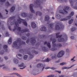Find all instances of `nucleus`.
Masks as SVG:
<instances>
[{
	"instance_id": "53",
	"label": "nucleus",
	"mask_w": 77,
	"mask_h": 77,
	"mask_svg": "<svg viewBox=\"0 0 77 77\" xmlns=\"http://www.w3.org/2000/svg\"><path fill=\"white\" fill-rule=\"evenodd\" d=\"M6 0H0V2L1 3H3V2H5Z\"/></svg>"
},
{
	"instance_id": "4",
	"label": "nucleus",
	"mask_w": 77,
	"mask_h": 77,
	"mask_svg": "<svg viewBox=\"0 0 77 77\" xmlns=\"http://www.w3.org/2000/svg\"><path fill=\"white\" fill-rule=\"evenodd\" d=\"M15 16H13L12 17H11L8 19V22L7 23V25H8L9 29V30H11V31H12V29L11 28V26H9V24L8 23H9V22H10V23H12L13 22H12V20L15 19Z\"/></svg>"
},
{
	"instance_id": "12",
	"label": "nucleus",
	"mask_w": 77,
	"mask_h": 77,
	"mask_svg": "<svg viewBox=\"0 0 77 77\" xmlns=\"http://www.w3.org/2000/svg\"><path fill=\"white\" fill-rule=\"evenodd\" d=\"M63 10H63H60V13L61 14H62L63 15H65V14H68V11H67L65 9H63Z\"/></svg>"
},
{
	"instance_id": "25",
	"label": "nucleus",
	"mask_w": 77,
	"mask_h": 77,
	"mask_svg": "<svg viewBox=\"0 0 77 77\" xmlns=\"http://www.w3.org/2000/svg\"><path fill=\"white\" fill-rule=\"evenodd\" d=\"M69 2L70 3L71 6L72 8H75V7L73 6V4H72V3L73 2V1L72 0H69Z\"/></svg>"
},
{
	"instance_id": "24",
	"label": "nucleus",
	"mask_w": 77,
	"mask_h": 77,
	"mask_svg": "<svg viewBox=\"0 0 77 77\" xmlns=\"http://www.w3.org/2000/svg\"><path fill=\"white\" fill-rule=\"evenodd\" d=\"M15 7L13 6L11 8L10 11L11 12H14L15 10Z\"/></svg>"
},
{
	"instance_id": "14",
	"label": "nucleus",
	"mask_w": 77,
	"mask_h": 77,
	"mask_svg": "<svg viewBox=\"0 0 77 77\" xmlns=\"http://www.w3.org/2000/svg\"><path fill=\"white\" fill-rule=\"evenodd\" d=\"M30 39L31 40L30 42L31 44H35L36 42V39L35 37H32L30 38Z\"/></svg>"
},
{
	"instance_id": "26",
	"label": "nucleus",
	"mask_w": 77,
	"mask_h": 77,
	"mask_svg": "<svg viewBox=\"0 0 77 77\" xmlns=\"http://www.w3.org/2000/svg\"><path fill=\"white\" fill-rule=\"evenodd\" d=\"M54 26V24H50L49 25V27L51 29H53Z\"/></svg>"
},
{
	"instance_id": "39",
	"label": "nucleus",
	"mask_w": 77,
	"mask_h": 77,
	"mask_svg": "<svg viewBox=\"0 0 77 77\" xmlns=\"http://www.w3.org/2000/svg\"><path fill=\"white\" fill-rule=\"evenodd\" d=\"M47 46L49 48H51V45H50V43H48L47 44Z\"/></svg>"
},
{
	"instance_id": "23",
	"label": "nucleus",
	"mask_w": 77,
	"mask_h": 77,
	"mask_svg": "<svg viewBox=\"0 0 77 77\" xmlns=\"http://www.w3.org/2000/svg\"><path fill=\"white\" fill-rule=\"evenodd\" d=\"M42 50L44 51H47L48 50V49L47 48H45V47H43L42 48Z\"/></svg>"
},
{
	"instance_id": "1",
	"label": "nucleus",
	"mask_w": 77,
	"mask_h": 77,
	"mask_svg": "<svg viewBox=\"0 0 77 77\" xmlns=\"http://www.w3.org/2000/svg\"><path fill=\"white\" fill-rule=\"evenodd\" d=\"M13 45H12L13 48L17 47V49H20L21 48V45H26L25 42L21 41V40L19 38H18L17 39V41H14L13 43Z\"/></svg>"
},
{
	"instance_id": "19",
	"label": "nucleus",
	"mask_w": 77,
	"mask_h": 77,
	"mask_svg": "<svg viewBox=\"0 0 77 77\" xmlns=\"http://www.w3.org/2000/svg\"><path fill=\"white\" fill-rule=\"evenodd\" d=\"M42 14V13L41 11H37L36 13V16H38V15H39V16H41Z\"/></svg>"
},
{
	"instance_id": "60",
	"label": "nucleus",
	"mask_w": 77,
	"mask_h": 77,
	"mask_svg": "<svg viewBox=\"0 0 77 77\" xmlns=\"http://www.w3.org/2000/svg\"><path fill=\"white\" fill-rule=\"evenodd\" d=\"M71 39H74V37L73 36H72L71 37Z\"/></svg>"
},
{
	"instance_id": "17",
	"label": "nucleus",
	"mask_w": 77,
	"mask_h": 77,
	"mask_svg": "<svg viewBox=\"0 0 77 77\" xmlns=\"http://www.w3.org/2000/svg\"><path fill=\"white\" fill-rule=\"evenodd\" d=\"M31 26L33 29H35L36 27V24L35 22H33L31 23Z\"/></svg>"
},
{
	"instance_id": "48",
	"label": "nucleus",
	"mask_w": 77,
	"mask_h": 77,
	"mask_svg": "<svg viewBox=\"0 0 77 77\" xmlns=\"http://www.w3.org/2000/svg\"><path fill=\"white\" fill-rule=\"evenodd\" d=\"M40 44V42H38L35 45V46H38V47Z\"/></svg>"
},
{
	"instance_id": "2",
	"label": "nucleus",
	"mask_w": 77,
	"mask_h": 77,
	"mask_svg": "<svg viewBox=\"0 0 77 77\" xmlns=\"http://www.w3.org/2000/svg\"><path fill=\"white\" fill-rule=\"evenodd\" d=\"M30 48H27V49H21L20 50V52L21 53H23V52H26L27 54L29 55V58L30 59H32L33 57H34V54H31V52H30Z\"/></svg>"
},
{
	"instance_id": "64",
	"label": "nucleus",
	"mask_w": 77,
	"mask_h": 77,
	"mask_svg": "<svg viewBox=\"0 0 77 77\" xmlns=\"http://www.w3.org/2000/svg\"><path fill=\"white\" fill-rule=\"evenodd\" d=\"M56 44H53V47H56Z\"/></svg>"
},
{
	"instance_id": "63",
	"label": "nucleus",
	"mask_w": 77,
	"mask_h": 77,
	"mask_svg": "<svg viewBox=\"0 0 77 77\" xmlns=\"http://www.w3.org/2000/svg\"><path fill=\"white\" fill-rule=\"evenodd\" d=\"M3 60L1 59V57H0V62H2Z\"/></svg>"
},
{
	"instance_id": "18",
	"label": "nucleus",
	"mask_w": 77,
	"mask_h": 77,
	"mask_svg": "<svg viewBox=\"0 0 77 77\" xmlns=\"http://www.w3.org/2000/svg\"><path fill=\"white\" fill-rule=\"evenodd\" d=\"M41 31H43L44 32H46L47 31V28L45 26H43L40 28Z\"/></svg>"
},
{
	"instance_id": "32",
	"label": "nucleus",
	"mask_w": 77,
	"mask_h": 77,
	"mask_svg": "<svg viewBox=\"0 0 77 77\" xmlns=\"http://www.w3.org/2000/svg\"><path fill=\"white\" fill-rule=\"evenodd\" d=\"M62 45L60 43L56 45L57 47L58 48H60V47H62Z\"/></svg>"
},
{
	"instance_id": "36",
	"label": "nucleus",
	"mask_w": 77,
	"mask_h": 77,
	"mask_svg": "<svg viewBox=\"0 0 77 77\" xmlns=\"http://www.w3.org/2000/svg\"><path fill=\"white\" fill-rule=\"evenodd\" d=\"M5 5L8 7V6H11V4L9 3V2H7L5 4Z\"/></svg>"
},
{
	"instance_id": "59",
	"label": "nucleus",
	"mask_w": 77,
	"mask_h": 77,
	"mask_svg": "<svg viewBox=\"0 0 77 77\" xmlns=\"http://www.w3.org/2000/svg\"><path fill=\"white\" fill-rule=\"evenodd\" d=\"M4 58L5 60H7V59H8V57L7 56L5 57Z\"/></svg>"
},
{
	"instance_id": "33",
	"label": "nucleus",
	"mask_w": 77,
	"mask_h": 77,
	"mask_svg": "<svg viewBox=\"0 0 77 77\" xmlns=\"http://www.w3.org/2000/svg\"><path fill=\"white\" fill-rule=\"evenodd\" d=\"M32 53H35V54H38V52L35 51V50L34 49H33L32 51Z\"/></svg>"
},
{
	"instance_id": "8",
	"label": "nucleus",
	"mask_w": 77,
	"mask_h": 77,
	"mask_svg": "<svg viewBox=\"0 0 77 77\" xmlns=\"http://www.w3.org/2000/svg\"><path fill=\"white\" fill-rule=\"evenodd\" d=\"M45 64H43L42 63H39L37 64V67L38 68L43 67V68L42 69V71H43V70H44V69L45 68Z\"/></svg>"
},
{
	"instance_id": "57",
	"label": "nucleus",
	"mask_w": 77,
	"mask_h": 77,
	"mask_svg": "<svg viewBox=\"0 0 77 77\" xmlns=\"http://www.w3.org/2000/svg\"><path fill=\"white\" fill-rule=\"evenodd\" d=\"M32 74L34 75H36V73H35V72H32Z\"/></svg>"
},
{
	"instance_id": "45",
	"label": "nucleus",
	"mask_w": 77,
	"mask_h": 77,
	"mask_svg": "<svg viewBox=\"0 0 77 77\" xmlns=\"http://www.w3.org/2000/svg\"><path fill=\"white\" fill-rule=\"evenodd\" d=\"M32 17H33V15L30 14L29 15V18L30 19H32Z\"/></svg>"
},
{
	"instance_id": "40",
	"label": "nucleus",
	"mask_w": 77,
	"mask_h": 77,
	"mask_svg": "<svg viewBox=\"0 0 77 77\" xmlns=\"http://www.w3.org/2000/svg\"><path fill=\"white\" fill-rule=\"evenodd\" d=\"M28 57V56H27V55H25L23 57V59L24 60H26L27 58Z\"/></svg>"
},
{
	"instance_id": "3",
	"label": "nucleus",
	"mask_w": 77,
	"mask_h": 77,
	"mask_svg": "<svg viewBox=\"0 0 77 77\" xmlns=\"http://www.w3.org/2000/svg\"><path fill=\"white\" fill-rule=\"evenodd\" d=\"M60 33V32L56 33V38H59L58 39V41L59 42H63V41H65V39L63 38H61L62 35H59V34Z\"/></svg>"
},
{
	"instance_id": "35",
	"label": "nucleus",
	"mask_w": 77,
	"mask_h": 77,
	"mask_svg": "<svg viewBox=\"0 0 77 77\" xmlns=\"http://www.w3.org/2000/svg\"><path fill=\"white\" fill-rule=\"evenodd\" d=\"M51 51H56L57 50V48H52L51 49Z\"/></svg>"
},
{
	"instance_id": "28",
	"label": "nucleus",
	"mask_w": 77,
	"mask_h": 77,
	"mask_svg": "<svg viewBox=\"0 0 77 77\" xmlns=\"http://www.w3.org/2000/svg\"><path fill=\"white\" fill-rule=\"evenodd\" d=\"M14 62L15 63H18L19 62V61L18 59H16V58H14Z\"/></svg>"
},
{
	"instance_id": "51",
	"label": "nucleus",
	"mask_w": 77,
	"mask_h": 77,
	"mask_svg": "<svg viewBox=\"0 0 77 77\" xmlns=\"http://www.w3.org/2000/svg\"><path fill=\"white\" fill-rule=\"evenodd\" d=\"M55 72H58L59 74H61V71H60L55 70Z\"/></svg>"
},
{
	"instance_id": "50",
	"label": "nucleus",
	"mask_w": 77,
	"mask_h": 77,
	"mask_svg": "<svg viewBox=\"0 0 77 77\" xmlns=\"http://www.w3.org/2000/svg\"><path fill=\"white\" fill-rule=\"evenodd\" d=\"M5 35L6 36H9V32H6Z\"/></svg>"
},
{
	"instance_id": "16",
	"label": "nucleus",
	"mask_w": 77,
	"mask_h": 77,
	"mask_svg": "<svg viewBox=\"0 0 77 77\" xmlns=\"http://www.w3.org/2000/svg\"><path fill=\"white\" fill-rule=\"evenodd\" d=\"M71 18V17L70 16H67V17H65V18H63V19L61 20V21H66V20L70 19Z\"/></svg>"
},
{
	"instance_id": "34",
	"label": "nucleus",
	"mask_w": 77,
	"mask_h": 77,
	"mask_svg": "<svg viewBox=\"0 0 77 77\" xmlns=\"http://www.w3.org/2000/svg\"><path fill=\"white\" fill-rule=\"evenodd\" d=\"M24 66V64L23 63H22L21 64H20V65H18V67H19L20 68L21 67H23Z\"/></svg>"
},
{
	"instance_id": "52",
	"label": "nucleus",
	"mask_w": 77,
	"mask_h": 77,
	"mask_svg": "<svg viewBox=\"0 0 77 77\" xmlns=\"http://www.w3.org/2000/svg\"><path fill=\"white\" fill-rule=\"evenodd\" d=\"M54 75H50L49 76H47V77H54Z\"/></svg>"
},
{
	"instance_id": "47",
	"label": "nucleus",
	"mask_w": 77,
	"mask_h": 77,
	"mask_svg": "<svg viewBox=\"0 0 77 77\" xmlns=\"http://www.w3.org/2000/svg\"><path fill=\"white\" fill-rule=\"evenodd\" d=\"M22 38L23 40H26L27 39V37H23Z\"/></svg>"
},
{
	"instance_id": "46",
	"label": "nucleus",
	"mask_w": 77,
	"mask_h": 77,
	"mask_svg": "<svg viewBox=\"0 0 77 77\" xmlns=\"http://www.w3.org/2000/svg\"><path fill=\"white\" fill-rule=\"evenodd\" d=\"M66 64V63H65L63 62L62 63H60V65L63 66V65H65V64Z\"/></svg>"
},
{
	"instance_id": "62",
	"label": "nucleus",
	"mask_w": 77,
	"mask_h": 77,
	"mask_svg": "<svg viewBox=\"0 0 77 77\" xmlns=\"http://www.w3.org/2000/svg\"><path fill=\"white\" fill-rule=\"evenodd\" d=\"M21 33H24V32H24V29H23V30H22L21 31Z\"/></svg>"
},
{
	"instance_id": "55",
	"label": "nucleus",
	"mask_w": 77,
	"mask_h": 77,
	"mask_svg": "<svg viewBox=\"0 0 77 77\" xmlns=\"http://www.w3.org/2000/svg\"><path fill=\"white\" fill-rule=\"evenodd\" d=\"M26 35L27 37H29V36H30V33H28V34H26Z\"/></svg>"
},
{
	"instance_id": "7",
	"label": "nucleus",
	"mask_w": 77,
	"mask_h": 77,
	"mask_svg": "<svg viewBox=\"0 0 77 77\" xmlns=\"http://www.w3.org/2000/svg\"><path fill=\"white\" fill-rule=\"evenodd\" d=\"M21 21H24V20L21 18L17 19V22H15V24L16 27H18L19 26V24H21Z\"/></svg>"
},
{
	"instance_id": "61",
	"label": "nucleus",
	"mask_w": 77,
	"mask_h": 77,
	"mask_svg": "<svg viewBox=\"0 0 77 77\" xmlns=\"http://www.w3.org/2000/svg\"><path fill=\"white\" fill-rule=\"evenodd\" d=\"M51 69H53V70H54V69H56V68H55L54 67H51Z\"/></svg>"
},
{
	"instance_id": "11",
	"label": "nucleus",
	"mask_w": 77,
	"mask_h": 77,
	"mask_svg": "<svg viewBox=\"0 0 77 77\" xmlns=\"http://www.w3.org/2000/svg\"><path fill=\"white\" fill-rule=\"evenodd\" d=\"M33 6H34V5L33 4H31L29 5V8L31 12L35 14V10H33Z\"/></svg>"
},
{
	"instance_id": "56",
	"label": "nucleus",
	"mask_w": 77,
	"mask_h": 77,
	"mask_svg": "<svg viewBox=\"0 0 77 77\" xmlns=\"http://www.w3.org/2000/svg\"><path fill=\"white\" fill-rule=\"evenodd\" d=\"M51 58L52 59H55V58H56V56H53L51 57Z\"/></svg>"
},
{
	"instance_id": "20",
	"label": "nucleus",
	"mask_w": 77,
	"mask_h": 77,
	"mask_svg": "<svg viewBox=\"0 0 77 77\" xmlns=\"http://www.w3.org/2000/svg\"><path fill=\"white\" fill-rule=\"evenodd\" d=\"M50 17L48 15H46L45 17V20L46 21H49V20H50Z\"/></svg>"
},
{
	"instance_id": "13",
	"label": "nucleus",
	"mask_w": 77,
	"mask_h": 77,
	"mask_svg": "<svg viewBox=\"0 0 77 77\" xmlns=\"http://www.w3.org/2000/svg\"><path fill=\"white\" fill-rule=\"evenodd\" d=\"M51 36H52V37H51L50 38V40L51 41H52V44H54L56 42V38H53V35H51Z\"/></svg>"
},
{
	"instance_id": "30",
	"label": "nucleus",
	"mask_w": 77,
	"mask_h": 77,
	"mask_svg": "<svg viewBox=\"0 0 77 77\" xmlns=\"http://www.w3.org/2000/svg\"><path fill=\"white\" fill-rule=\"evenodd\" d=\"M8 43L9 44H11L12 43V38L11 37L8 41Z\"/></svg>"
},
{
	"instance_id": "27",
	"label": "nucleus",
	"mask_w": 77,
	"mask_h": 77,
	"mask_svg": "<svg viewBox=\"0 0 77 77\" xmlns=\"http://www.w3.org/2000/svg\"><path fill=\"white\" fill-rule=\"evenodd\" d=\"M64 9H66V10H67V11H69L71 9V8L69 7H68L67 6H65L64 7Z\"/></svg>"
},
{
	"instance_id": "10",
	"label": "nucleus",
	"mask_w": 77,
	"mask_h": 77,
	"mask_svg": "<svg viewBox=\"0 0 77 77\" xmlns=\"http://www.w3.org/2000/svg\"><path fill=\"white\" fill-rule=\"evenodd\" d=\"M55 28L56 30H59L61 29V28H62V26L60 24L57 23L55 25Z\"/></svg>"
},
{
	"instance_id": "6",
	"label": "nucleus",
	"mask_w": 77,
	"mask_h": 77,
	"mask_svg": "<svg viewBox=\"0 0 77 77\" xmlns=\"http://www.w3.org/2000/svg\"><path fill=\"white\" fill-rule=\"evenodd\" d=\"M34 4L35 5H38L39 6V7L41 9L42 8V7L41 5V1L40 0H37L36 1H35L34 2Z\"/></svg>"
},
{
	"instance_id": "58",
	"label": "nucleus",
	"mask_w": 77,
	"mask_h": 77,
	"mask_svg": "<svg viewBox=\"0 0 77 77\" xmlns=\"http://www.w3.org/2000/svg\"><path fill=\"white\" fill-rule=\"evenodd\" d=\"M65 75H60L59 76V77H64Z\"/></svg>"
},
{
	"instance_id": "22",
	"label": "nucleus",
	"mask_w": 77,
	"mask_h": 77,
	"mask_svg": "<svg viewBox=\"0 0 77 77\" xmlns=\"http://www.w3.org/2000/svg\"><path fill=\"white\" fill-rule=\"evenodd\" d=\"M21 16L23 17H26L27 16V14L25 12L21 14Z\"/></svg>"
},
{
	"instance_id": "31",
	"label": "nucleus",
	"mask_w": 77,
	"mask_h": 77,
	"mask_svg": "<svg viewBox=\"0 0 77 77\" xmlns=\"http://www.w3.org/2000/svg\"><path fill=\"white\" fill-rule=\"evenodd\" d=\"M74 22V19H72L69 21V24H71Z\"/></svg>"
},
{
	"instance_id": "9",
	"label": "nucleus",
	"mask_w": 77,
	"mask_h": 77,
	"mask_svg": "<svg viewBox=\"0 0 77 77\" xmlns=\"http://www.w3.org/2000/svg\"><path fill=\"white\" fill-rule=\"evenodd\" d=\"M64 54H65V52L63 51H61L57 54V57L58 58H60L64 55Z\"/></svg>"
},
{
	"instance_id": "29",
	"label": "nucleus",
	"mask_w": 77,
	"mask_h": 77,
	"mask_svg": "<svg viewBox=\"0 0 77 77\" xmlns=\"http://www.w3.org/2000/svg\"><path fill=\"white\" fill-rule=\"evenodd\" d=\"M39 38H40V39H42L43 38V39H44V38H46V36H45V35H41L39 36Z\"/></svg>"
},
{
	"instance_id": "37",
	"label": "nucleus",
	"mask_w": 77,
	"mask_h": 77,
	"mask_svg": "<svg viewBox=\"0 0 77 77\" xmlns=\"http://www.w3.org/2000/svg\"><path fill=\"white\" fill-rule=\"evenodd\" d=\"M23 30H24V32H29V29L27 28H25L23 29Z\"/></svg>"
},
{
	"instance_id": "15",
	"label": "nucleus",
	"mask_w": 77,
	"mask_h": 77,
	"mask_svg": "<svg viewBox=\"0 0 77 77\" xmlns=\"http://www.w3.org/2000/svg\"><path fill=\"white\" fill-rule=\"evenodd\" d=\"M56 17L57 19H60V20L61 21L62 19L63 18V17L59 14H57L56 15Z\"/></svg>"
},
{
	"instance_id": "54",
	"label": "nucleus",
	"mask_w": 77,
	"mask_h": 77,
	"mask_svg": "<svg viewBox=\"0 0 77 77\" xmlns=\"http://www.w3.org/2000/svg\"><path fill=\"white\" fill-rule=\"evenodd\" d=\"M44 62H49V60L47 58L45 60H44Z\"/></svg>"
},
{
	"instance_id": "42",
	"label": "nucleus",
	"mask_w": 77,
	"mask_h": 77,
	"mask_svg": "<svg viewBox=\"0 0 77 77\" xmlns=\"http://www.w3.org/2000/svg\"><path fill=\"white\" fill-rule=\"evenodd\" d=\"M23 24H24L25 26H27V22H26V21H25L23 22Z\"/></svg>"
},
{
	"instance_id": "38",
	"label": "nucleus",
	"mask_w": 77,
	"mask_h": 77,
	"mask_svg": "<svg viewBox=\"0 0 77 77\" xmlns=\"http://www.w3.org/2000/svg\"><path fill=\"white\" fill-rule=\"evenodd\" d=\"M74 12L73 11H72L71 12V13L69 14V15L71 17L72 16H73V15H74Z\"/></svg>"
},
{
	"instance_id": "5",
	"label": "nucleus",
	"mask_w": 77,
	"mask_h": 77,
	"mask_svg": "<svg viewBox=\"0 0 77 77\" xmlns=\"http://www.w3.org/2000/svg\"><path fill=\"white\" fill-rule=\"evenodd\" d=\"M3 48L4 50H5V51H4L2 50L1 51H0V54H1V55H3L5 53H8L9 52H8V45H4L3 46Z\"/></svg>"
},
{
	"instance_id": "43",
	"label": "nucleus",
	"mask_w": 77,
	"mask_h": 77,
	"mask_svg": "<svg viewBox=\"0 0 77 77\" xmlns=\"http://www.w3.org/2000/svg\"><path fill=\"white\" fill-rule=\"evenodd\" d=\"M76 28L75 27H74L73 28H72L71 29V32H74V31H75L76 30Z\"/></svg>"
},
{
	"instance_id": "21",
	"label": "nucleus",
	"mask_w": 77,
	"mask_h": 77,
	"mask_svg": "<svg viewBox=\"0 0 77 77\" xmlns=\"http://www.w3.org/2000/svg\"><path fill=\"white\" fill-rule=\"evenodd\" d=\"M75 65H73L72 66H71L69 68V67H63L62 68V69H69V68H72L73 66H74V65H75Z\"/></svg>"
},
{
	"instance_id": "49",
	"label": "nucleus",
	"mask_w": 77,
	"mask_h": 77,
	"mask_svg": "<svg viewBox=\"0 0 77 77\" xmlns=\"http://www.w3.org/2000/svg\"><path fill=\"white\" fill-rule=\"evenodd\" d=\"M14 74H15L16 75H17V76H18V77H21V75L17 73H14Z\"/></svg>"
},
{
	"instance_id": "44",
	"label": "nucleus",
	"mask_w": 77,
	"mask_h": 77,
	"mask_svg": "<svg viewBox=\"0 0 77 77\" xmlns=\"http://www.w3.org/2000/svg\"><path fill=\"white\" fill-rule=\"evenodd\" d=\"M17 30L19 32H21V29L20 27H18L17 28Z\"/></svg>"
},
{
	"instance_id": "41",
	"label": "nucleus",
	"mask_w": 77,
	"mask_h": 77,
	"mask_svg": "<svg viewBox=\"0 0 77 77\" xmlns=\"http://www.w3.org/2000/svg\"><path fill=\"white\" fill-rule=\"evenodd\" d=\"M1 28L2 30H5V26L4 25V24H2V25Z\"/></svg>"
}]
</instances>
